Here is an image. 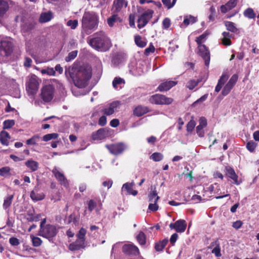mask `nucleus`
I'll use <instances>...</instances> for the list:
<instances>
[{
    "instance_id": "obj_1",
    "label": "nucleus",
    "mask_w": 259,
    "mask_h": 259,
    "mask_svg": "<svg viewBox=\"0 0 259 259\" xmlns=\"http://www.w3.org/2000/svg\"><path fill=\"white\" fill-rule=\"evenodd\" d=\"M92 74L91 67L84 66L73 67L69 71V75L74 84L79 88L86 87L88 81L92 77Z\"/></svg>"
},
{
    "instance_id": "obj_2",
    "label": "nucleus",
    "mask_w": 259,
    "mask_h": 259,
    "mask_svg": "<svg viewBox=\"0 0 259 259\" xmlns=\"http://www.w3.org/2000/svg\"><path fill=\"white\" fill-rule=\"evenodd\" d=\"M99 23V16L94 11H85L81 19L82 36L89 35L98 29Z\"/></svg>"
},
{
    "instance_id": "obj_3",
    "label": "nucleus",
    "mask_w": 259,
    "mask_h": 259,
    "mask_svg": "<svg viewBox=\"0 0 259 259\" xmlns=\"http://www.w3.org/2000/svg\"><path fill=\"white\" fill-rule=\"evenodd\" d=\"M89 45L99 52H106L112 47L110 38L103 31L94 33L88 40Z\"/></svg>"
},
{
    "instance_id": "obj_4",
    "label": "nucleus",
    "mask_w": 259,
    "mask_h": 259,
    "mask_svg": "<svg viewBox=\"0 0 259 259\" xmlns=\"http://www.w3.org/2000/svg\"><path fill=\"white\" fill-rule=\"evenodd\" d=\"M149 102L152 104L169 105L174 102V99L162 94H156L149 97Z\"/></svg>"
},
{
    "instance_id": "obj_5",
    "label": "nucleus",
    "mask_w": 259,
    "mask_h": 259,
    "mask_svg": "<svg viewBox=\"0 0 259 259\" xmlns=\"http://www.w3.org/2000/svg\"><path fill=\"white\" fill-rule=\"evenodd\" d=\"M58 232V230L55 225L47 224L45 228L39 229L38 235L51 241L57 235Z\"/></svg>"
},
{
    "instance_id": "obj_6",
    "label": "nucleus",
    "mask_w": 259,
    "mask_h": 259,
    "mask_svg": "<svg viewBox=\"0 0 259 259\" xmlns=\"http://www.w3.org/2000/svg\"><path fill=\"white\" fill-rule=\"evenodd\" d=\"M55 92V89L53 85H46L41 89L40 98L45 103L50 102L54 97Z\"/></svg>"
},
{
    "instance_id": "obj_7",
    "label": "nucleus",
    "mask_w": 259,
    "mask_h": 259,
    "mask_svg": "<svg viewBox=\"0 0 259 259\" xmlns=\"http://www.w3.org/2000/svg\"><path fill=\"white\" fill-rule=\"evenodd\" d=\"M39 82L35 75H32L26 83V89L28 95H34L38 91Z\"/></svg>"
},
{
    "instance_id": "obj_8",
    "label": "nucleus",
    "mask_w": 259,
    "mask_h": 259,
    "mask_svg": "<svg viewBox=\"0 0 259 259\" xmlns=\"http://www.w3.org/2000/svg\"><path fill=\"white\" fill-rule=\"evenodd\" d=\"M14 46L12 42L7 39L0 41V55L9 56L13 51Z\"/></svg>"
},
{
    "instance_id": "obj_9",
    "label": "nucleus",
    "mask_w": 259,
    "mask_h": 259,
    "mask_svg": "<svg viewBox=\"0 0 259 259\" xmlns=\"http://www.w3.org/2000/svg\"><path fill=\"white\" fill-rule=\"evenodd\" d=\"M153 13L154 11L152 10H148L143 13L138 20V27L141 29L145 26L152 17Z\"/></svg>"
},
{
    "instance_id": "obj_10",
    "label": "nucleus",
    "mask_w": 259,
    "mask_h": 259,
    "mask_svg": "<svg viewBox=\"0 0 259 259\" xmlns=\"http://www.w3.org/2000/svg\"><path fill=\"white\" fill-rule=\"evenodd\" d=\"M105 147L110 153L114 155H117L122 153L125 150V146L122 143L106 145Z\"/></svg>"
},
{
    "instance_id": "obj_11",
    "label": "nucleus",
    "mask_w": 259,
    "mask_h": 259,
    "mask_svg": "<svg viewBox=\"0 0 259 259\" xmlns=\"http://www.w3.org/2000/svg\"><path fill=\"white\" fill-rule=\"evenodd\" d=\"M225 175L226 177L231 179L232 183L236 185H239L241 181L238 180V176L236 174L234 168L230 166H227L224 170Z\"/></svg>"
},
{
    "instance_id": "obj_12",
    "label": "nucleus",
    "mask_w": 259,
    "mask_h": 259,
    "mask_svg": "<svg viewBox=\"0 0 259 259\" xmlns=\"http://www.w3.org/2000/svg\"><path fill=\"white\" fill-rule=\"evenodd\" d=\"M122 252L129 256H137L140 254L138 247L133 244H125L122 248Z\"/></svg>"
},
{
    "instance_id": "obj_13",
    "label": "nucleus",
    "mask_w": 259,
    "mask_h": 259,
    "mask_svg": "<svg viewBox=\"0 0 259 259\" xmlns=\"http://www.w3.org/2000/svg\"><path fill=\"white\" fill-rule=\"evenodd\" d=\"M198 54L204 61L205 65L208 66L210 63V55L208 48L205 46H198Z\"/></svg>"
},
{
    "instance_id": "obj_14",
    "label": "nucleus",
    "mask_w": 259,
    "mask_h": 259,
    "mask_svg": "<svg viewBox=\"0 0 259 259\" xmlns=\"http://www.w3.org/2000/svg\"><path fill=\"white\" fill-rule=\"evenodd\" d=\"M187 223L184 220H179L174 223H170L169 228L171 229H175L178 233L184 232L186 229Z\"/></svg>"
},
{
    "instance_id": "obj_15",
    "label": "nucleus",
    "mask_w": 259,
    "mask_h": 259,
    "mask_svg": "<svg viewBox=\"0 0 259 259\" xmlns=\"http://www.w3.org/2000/svg\"><path fill=\"white\" fill-rule=\"evenodd\" d=\"M177 81L172 80H166L161 82L157 87V91L159 92H166L169 91L172 87L176 85Z\"/></svg>"
},
{
    "instance_id": "obj_16",
    "label": "nucleus",
    "mask_w": 259,
    "mask_h": 259,
    "mask_svg": "<svg viewBox=\"0 0 259 259\" xmlns=\"http://www.w3.org/2000/svg\"><path fill=\"white\" fill-rule=\"evenodd\" d=\"M120 104H121L120 101H114L109 104L108 107L103 109L102 110V112L105 115H111L114 113L115 109H116L118 106H119Z\"/></svg>"
},
{
    "instance_id": "obj_17",
    "label": "nucleus",
    "mask_w": 259,
    "mask_h": 259,
    "mask_svg": "<svg viewBox=\"0 0 259 259\" xmlns=\"http://www.w3.org/2000/svg\"><path fill=\"white\" fill-rule=\"evenodd\" d=\"M237 4V0H229L225 5H222L220 7L222 13L225 14L229 11L235 8Z\"/></svg>"
},
{
    "instance_id": "obj_18",
    "label": "nucleus",
    "mask_w": 259,
    "mask_h": 259,
    "mask_svg": "<svg viewBox=\"0 0 259 259\" xmlns=\"http://www.w3.org/2000/svg\"><path fill=\"white\" fill-rule=\"evenodd\" d=\"M52 172L61 185L64 186H66L67 185V180L65 178L63 174L60 172L56 168H55L54 169H53Z\"/></svg>"
},
{
    "instance_id": "obj_19",
    "label": "nucleus",
    "mask_w": 259,
    "mask_h": 259,
    "mask_svg": "<svg viewBox=\"0 0 259 259\" xmlns=\"http://www.w3.org/2000/svg\"><path fill=\"white\" fill-rule=\"evenodd\" d=\"M149 111L150 110L148 107L139 105L134 109L133 113L136 116L141 117Z\"/></svg>"
},
{
    "instance_id": "obj_20",
    "label": "nucleus",
    "mask_w": 259,
    "mask_h": 259,
    "mask_svg": "<svg viewBox=\"0 0 259 259\" xmlns=\"http://www.w3.org/2000/svg\"><path fill=\"white\" fill-rule=\"evenodd\" d=\"M148 201L150 202H157L160 197L158 196V193L155 186L151 187V191L148 196Z\"/></svg>"
},
{
    "instance_id": "obj_21",
    "label": "nucleus",
    "mask_w": 259,
    "mask_h": 259,
    "mask_svg": "<svg viewBox=\"0 0 259 259\" xmlns=\"http://www.w3.org/2000/svg\"><path fill=\"white\" fill-rule=\"evenodd\" d=\"M30 197L34 201H38L43 200L45 198V195L43 193H38L37 188L35 186L30 194Z\"/></svg>"
},
{
    "instance_id": "obj_22",
    "label": "nucleus",
    "mask_w": 259,
    "mask_h": 259,
    "mask_svg": "<svg viewBox=\"0 0 259 259\" xmlns=\"http://www.w3.org/2000/svg\"><path fill=\"white\" fill-rule=\"evenodd\" d=\"M135 183L134 182L126 183L123 185L122 189V190H125L128 194L136 196L138 194V191L133 189V187Z\"/></svg>"
},
{
    "instance_id": "obj_23",
    "label": "nucleus",
    "mask_w": 259,
    "mask_h": 259,
    "mask_svg": "<svg viewBox=\"0 0 259 259\" xmlns=\"http://www.w3.org/2000/svg\"><path fill=\"white\" fill-rule=\"evenodd\" d=\"M10 139L11 136L7 132L3 130L0 132V141L2 145L8 146Z\"/></svg>"
},
{
    "instance_id": "obj_24",
    "label": "nucleus",
    "mask_w": 259,
    "mask_h": 259,
    "mask_svg": "<svg viewBox=\"0 0 259 259\" xmlns=\"http://www.w3.org/2000/svg\"><path fill=\"white\" fill-rule=\"evenodd\" d=\"M124 54L121 53L115 54L112 57V63L115 65H118L124 60Z\"/></svg>"
},
{
    "instance_id": "obj_25",
    "label": "nucleus",
    "mask_w": 259,
    "mask_h": 259,
    "mask_svg": "<svg viewBox=\"0 0 259 259\" xmlns=\"http://www.w3.org/2000/svg\"><path fill=\"white\" fill-rule=\"evenodd\" d=\"M53 18V13L51 11L42 13L39 17V21L40 23H46Z\"/></svg>"
},
{
    "instance_id": "obj_26",
    "label": "nucleus",
    "mask_w": 259,
    "mask_h": 259,
    "mask_svg": "<svg viewBox=\"0 0 259 259\" xmlns=\"http://www.w3.org/2000/svg\"><path fill=\"white\" fill-rule=\"evenodd\" d=\"M122 21V19L117 14L112 15L107 20V23L110 27H112L115 23H120Z\"/></svg>"
},
{
    "instance_id": "obj_27",
    "label": "nucleus",
    "mask_w": 259,
    "mask_h": 259,
    "mask_svg": "<svg viewBox=\"0 0 259 259\" xmlns=\"http://www.w3.org/2000/svg\"><path fill=\"white\" fill-rule=\"evenodd\" d=\"M223 37L222 38V43L225 46H230L232 44V42L231 40V37H232V34H231L229 32H224L222 33Z\"/></svg>"
},
{
    "instance_id": "obj_28",
    "label": "nucleus",
    "mask_w": 259,
    "mask_h": 259,
    "mask_svg": "<svg viewBox=\"0 0 259 259\" xmlns=\"http://www.w3.org/2000/svg\"><path fill=\"white\" fill-rule=\"evenodd\" d=\"M25 164L32 171H35L38 168V163L32 159L27 160L25 162Z\"/></svg>"
},
{
    "instance_id": "obj_29",
    "label": "nucleus",
    "mask_w": 259,
    "mask_h": 259,
    "mask_svg": "<svg viewBox=\"0 0 259 259\" xmlns=\"http://www.w3.org/2000/svg\"><path fill=\"white\" fill-rule=\"evenodd\" d=\"M168 242V240L167 239H164L155 243L154 246L155 249L157 251H162L167 245Z\"/></svg>"
},
{
    "instance_id": "obj_30",
    "label": "nucleus",
    "mask_w": 259,
    "mask_h": 259,
    "mask_svg": "<svg viewBox=\"0 0 259 259\" xmlns=\"http://www.w3.org/2000/svg\"><path fill=\"white\" fill-rule=\"evenodd\" d=\"M203 78L202 77H199L196 80L194 79L190 80L187 83V88L190 90H193L199 83L202 81Z\"/></svg>"
},
{
    "instance_id": "obj_31",
    "label": "nucleus",
    "mask_w": 259,
    "mask_h": 259,
    "mask_svg": "<svg viewBox=\"0 0 259 259\" xmlns=\"http://www.w3.org/2000/svg\"><path fill=\"white\" fill-rule=\"evenodd\" d=\"M124 0H115L112 7L114 12H119L123 6Z\"/></svg>"
},
{
    "instance_id": "obj_32",
    "label": "nucleus",
    "mask_w": 259,
    "mask_h": 259,
    "mask_svg": "<svg viewBox=\"0 0 259 259\" xmlns=\"http://www.w3.org/2000/svg\"><path fill=\"white\" fill-rule=\"evenodd\" d=\"M8 3L3 0H0V17L3 16L9 9Z\"/></svg>"
},
{
    "instance_id": "obj_33",
    "label": "nucleus",
    "mask_w": 259,
    "mask_h": 259,
    "mask_svg": "<svg viewBox=\"0 0 259 259\" xmlns=\"http://www.w3.org/2000/svg\"><path fill=\"white\" fill-rule=\"evenodd\" d=\"M134 39L136 45L139 47L144 48L147 45L146 41L142 40V37L139 35H135Z\"/></svg>"
},
{
    "instance_id": "obj_34",
    "label": "nucleus",
    "mask_w": 259,
    "mask_h": 259,
    "mask_svg": "<svg viewBox=\"0 0 259 259\" xmlns=\"http://www.w3.org/2000/svg\"><path fill=\"white\" fill-rule=\"evenodd\" d=\"M208 35V33L206 32H205L198 37H197L195 39V41L196 42L198 46H205V45L202 44L204 42L207 36Z\"/></svg>"
},
{
    "instance_id": "obj_35",
    "label": "nucleus",
    "mask_w": 259,
    "mask_h": 259,
    "mask_svg": "<svg viewBox=\"0 0 259 259\" xmlns=\"http://www.w3.org/2000/svg\"><path fill=\"white\" fill-rule=\"evenodd\" d=\"M104 133V130L103 128H100L97 132L92 134V138L94 140L101 139L103 138Z\"/></svg>"
},
{
    "instance_id": "obj_36",
    "label": "nucleus",
    "mask_w": 259,
    "mask_h": 259,
    "mask_svg": "<svg viewBox=\"0 0 259 259\" xmlns=\"http://www.w3.org/2000/svg\"><path fill=\"white\" fill-rule=\"evenodd\" d=\"M137 240L140 245H145L146 243V237L145 233L140 231L137 236Z\"/></svg>"
},
{
    "instance_id": "obj_37",
    "label": "nucleus",
    "mask_w": 259,
    "mask_h": 259,
    "mask_svg": "<svg viewBox=\"0 0 259 259\" xmlns=\"http://www.w3.org/2000/svg\"><path fill=\"white\" fill-rule=\"evenodd\" d=\"M225 25L227 28V29L232 32H236L238 31V29L235 26L234 23L230 21H226L225 22Z\"/></svg>"
},
{
    "instance_id": "obj_38",
    "label": "nucleus",
    "mask_w": 259,
    "mask_h": 259,
    "mask_svg": "<svg viewBox=\"0 0 259 259\" xmlns=\"http://www.w3.org/2000/svg\"><path fill=\"white\" fill-rule=\"evenodd\" d=\"M257 146V144L251 140L246 143V149L251 153H253Z\"/></svg>"
},
{
    "instance_id": "obj_39",
    "label": "nucleus",
    "mask_w": 259,
    "mask_h": 259,
    "mask_svg": "<svg viewBox=\"0 0 259 259\" xmlns=\"http://www.w3.org/2000/svg\"><path fill=\"white\" fill-rule=\"evenodd\" d=\"M14 198L13 195H9L7 196L4 200V202L3 203V207L5 209H7L8 208H9L12 203V201Z\"/></svg>"
},
{
    "instance_id": "obj_40",
    "label": "nucleus",
    "mask_w": 259,
    "mask_h": 259,
    "mask_svg": "<svg viewBox=\"0 0 259 259\" xmlns=\"http://www.w3.org/2000/svg\"><path fill=\"white\" fill-rule=\"evenodd\" d=\"M243 15L245 17L249 19H253L255 17V13L252 8H247L244 12Z\"/></svg>"
},
{
    "instance_id": "obj_41",
    "label": "nucleus",
    "mask_w": 259,
    "mask_h": 259,
    "mask_svg": "<svg viewBox=\"0 0 259 259\" xmlns=\"http://www.w3.org/2000/svg\"><path fill=\"white\" fill-rule=\"evenodd\" d=\"M30 238L31 239L32 245L34 247H39L41 245L42 241L40 238L34 236L33 235H31Z\"/></svg>"
},
{
    "instance_id": "obj_42",
    "label": "nucleus",
    "mask_w": 259,
    "mask_h": 259,
    "mask_svg": "<svg viewBox=\"0 0 259 259\" xmlns=\"http://www.w3.org/2000/svg\"><path fill=\"white\" fill-rule=\"evenodd\" d=\"M58 137L59 135L57 133L48 134L44 136L42 139L43 141L47 142L52 139H56Z\"/></svg>"
},
{
    "instance_id": "obj_43",
    "label": "nucleus",
    "mask_w": 259,
    "mask_h": 259,
    "mask_svg": "<svg viewBox=\"0 0 259 259\" xmlns=\"http://www.w3.org/2000/svg\"><path fill=\"white\" fill-rule=\"evenodd\" d=\"M234 88L232 85H230L228 83H227L224 86L222 91V95L224 96L228 95Z\"/></svg>"
},
{
    "instance_id": "obj_44",
    "label": "nucleus",
    "mask_w": 259,
    "mask_h": 259,
    "mask_svg": "<svg viewBox=\"0 0 259 259\" xmlns=\"http://www.w3.org/2000/svg\"><path fill=\"white\" fill-rule=\"evenodd\" d=\"M234 88L232 85H230L228 83H227L224 86L222 91V95L224 96L228 95Z\"/></svg>"
},
{
    "instance_id": "obj_45",
    "label": "nucleus",
    "mask_w": 259,
    "mask_h": 259,
    "mask_svg": "<svg viewBox=\"0 0 259 259\" xmlns=\"http://www.w3.org/2000/svg\"><path fill=\"white\" fill-rule=\"evenodd\" d=\"M163 155L159 152H155L153 153L150 156V159H152L153 161L158 162L161 161L163 159Z\"/></svg>"
},
{
    "instance_id": "obj_46",
    "label": "nucleus",
    "mask_w": 259,
    "mask_h": 259,
    "mask_svg": "<svg viewBox=\"0 0 259 259\" xmlns=\"http://www.w3.org/2000/svg\"><path fill=\"white\" fill-rule=\"evenodd\" d=\"M15 125V121L12 119H8L3 122V129L11 128Z\"/></svg>"
},
{
    "instance_id": "obj_47",
    "label": "nucleus",
    "mask_w": 259,
    "mask_h": 259,
    "mask_svg": "<svg viewBox=\"0 0 259 259\" xmlns=\"http://www.w3.org/2000/svg\"><path fill=\"white\" fill-rule=\"evenodd\" d=\"M87 231L83 228H81L79 230L78 233L76 234L77 238L83 240L85 241V234Z\"/></svg>"
},
{
    "instance_id": "obj_48",
    "label": "nucleus",
    "mask_w": 259,
    "mask_h": 259,
    "mask_svg": "<svg viewBox=\"0 0 259 259\" xmlns=\"http://www.w3.org/2000/svg\"><path fill=\"white\" fill-rule=\"evenodd\" d=\"M229 77V75L228 74L227 72H224L219 79L218 83L223 85L228 79Z\"/></svg>"
},
{
    "instance_id": "obj_49",
    "label": "nucleus",
    "mask_w": 259,
    "mask_h": 259,
    "mask_svg": "<svg viewBox=\"0 0 259 259\" xmlns=\"http://www.w3.org/2000/svg\"><path fill=\"white\" fill-rule=\"evenodd\" d=\"M77 51H73L70 52L68 56L65 58V61L66 62H70L76 58L77 55Z\"/></svg>"
},
{
    "instance_id": "obj_50",
    "label": "nucleus",
    "mask_w": 259,
    "mask_h": 259,
    "mask_svg": "<svg viewBox=\"0 0 259 259\" xmlns=\"http://www.w3.org/2000/svg\"><path fill=\"white\" fill-rule=\"evenodd\" d=\"M67 26L70 27L72 29H75L78 25V20H69L66 23Z\"/></svg>"
},
{
    "instance_id": "obj_51",
    "label": "nucleus",
    "mask_w": 259,
    "mask_h": 259,
    "mask_svg": "<svg viewBox=\"0 0 259 259\" xmlns=\"http://www.w3.org/2000/svg\"><path fill=\"white\" fill-rule=\"evenodd\" d=\"M41 73L42 74H47L49 75H55L56 74V72L55 70L53 68L48 67L46 69H44L41 70Z\"/></svg>"
},
{
    "instance_id": "obj_52",
    "label": "nucleus",
    "mask_w": 259,
    "mask_h": 259,
    "mask_svg": "<svg viewBox=\"0 0 259 259\" xmlns=\"http://www.w3.org/2000/svg\"><path fill=\"white\" fill-rule=\"evenodd\" d=\"M68 249L71 251H75L83 248L80 247L79 244H77L73 242L69 245Z\"/></svg>"
},
{
    "instance_id": "obj_53",
    "label": "nucleus",
    "mask_w": 259,
    "mask_h": 259,
    "mask_svg": "<svg viewBox=\"0 0 259 259\" xmlns=\"http://www.w3.org/2000/svg\"><path fill=\"white\" fill-rule=\"evenodd\" d=\"M39 138L40 137L38 135H35L26 141V144L28 145H35L36 144V140Z\"/></svg>"
},
{
    "instance_id": "obj_54",
    "label": "nucleus",
    "mask_w": 259,
    "mask_h": 259,
    "mask_svg": "<svg viewBox=\"0 0 259 259\" xmlns=\"http://www.w3.org/2000/svg\"><path fill=\"white\" fill-rule=\"evenodd\" d=\"M196 22V20L195 18L191 15L189 16V17H186L184 18L183 23L186 26H187L189 25L191 22L192 23H193Z\"/></svg>"
},
{
    "instance_id": "obj_55",
    "label": "nucleus",
    "mask_w": 259,
    "mask_h": 259,
    "mask_svg": "<svg viewBox=\"0 0 259 259\" xmlns=\"http://www.w3.org/2000/svg\"><path fill=\"white\" fill-rule=\"evenodd\" d=\"M196 125L195 121L193 120H191L187 124V131L188 133H191L194 130L195 126Z\"/></svg>"
},
{
    "instance_id": "obj_56",
    "label": "nucleus",
    "mask_w": 259,
    "mask_h": 259,
    "mask_svg": "<svg viewBox=\"0 0 259 259\" xmlns=\"http://www.w3.org/2000/svg\"><path fill=\"white\" fill-rule=\"evenodd\" d=\"M155 48L152 44H150L149 47L146 48L144 51V55L148 56L150 53H154Z\"/></svg>"
},
{
    "instance_id": "obj_57",
    "label": "nucleus",
    "mask_w": 259,
    "mask_h": 259,
    "mask_svg": "<svg viewBox=\"0 0 259 259\" xmlns=\"http://www.w3.org/2000/svg\"><path fill=\"white\" fill-rule=\"evenodd\" d=\"M238 79V75L237 74H234L231 76L227 83L232 85L233 87H234L237 82Z\"/></svg>"
},
{
    "instance_id": "obj_58",
    "label": "nucleus",
    "mask_w": 259,
    "mask_h": 259,
    "mask_svg": "<svg viewBox=\"0 0 259 259\" xmlns=\"http://www.w3.org/2000/svg\"><path fill=\"white\" fill-rule=\"evenodd\" d=\"M211 253L214 254L216 257H220L222 255L221 253V246L220 245L218 244L217 246H215L212 250Z\"/></svg>"
},
{
    "instance_id": "obj_59",
    "label": "nucleus",
    "mask_w": 259,
    "mask_h": 259,
    "mask_svg": "<svg viewBox=\"0 0 259 259\" xmlns=\"http://www.w3.org/2000/svg\"><path fill=\"white\" fill-rule=\"evenodd\" d=\"M208 94H206L205 95H204L203 96H202V97H201L200 98H199L198 100H197L196 101H195L193 104H192V106H195L196 105H197L198 104H199V103H201L204 101H205L208 98Z\"/></svg>"
},
{
    "instance_id": "obj_60",
    "label": "nucleus",
    "mask_w": 259,
    "mask_h": 259,
    "mask_svg": "<svg viewBox=\"0 0 259 259\" xmlns=\"http://www.w3.org/2000/svg\"><path fill=\"white\" fill-rule=\"evenodd\" d=\"M10 168L9 166H5L0 168V176H6L8 174H10Z\"/></svg>"
},
{
    "instance_id": "obj_61",
    "label": "nucleus",
    "mask_w": 259,
    "mask_h": 259,
    "mask_svg": "<svg viewBox=\"0 0 259 259\" xmlns=\"http://www.w3.org/2000/svg\"><path fill=\"white\" fill-rule=\"evenodd\" d=\"M88 209L90 211H92L97 206V203L93 199H91L88 201Z\"/></svg>"
},
{
    "instance_id": "obj_62",
    "label": "nucleus",
    "mask_w": 259,
    "mask_h": 259,
    "mask_svg": "<svg viewBox=\"0 0 259 259\" xmlns=\"http://www.w3.org/2000/svg\"><path fill=\"white\" fill-rule=\"evenodd\" d=\"M204 127L201 126V125H198L197 127H196V133L197 134V135H198V136L199 137H203L204 136V131L203 130V128Z\"/></svg>"
},
{
    "instance_id": "obj_63",
    "label": "nucleus",
    "mask_w": 259,
    "mask_h": 259,
    "mask_svg": "<svg viewBox=\"0 0 259 259\" xmlns=\"http://www.w3.org/2000/svg\"><path fill=\"white\" fill-rule=\"evenodd\" d=\"M124 82V80L120 77H115L112 81L113 87L115 89H117V85Z\"/></svg>"
},
{
    "instance_id": "obj_64",
    "label": "nucleus",
    "mask_w": 259,
    "mask_h": 259,
    "mask_svg": "<svg viewBox=\"0 0 259 259\" xmlns=\"http://www.w3.org/2000/svg\"><path fill=\"white\" fill-rule=\"evenodd\" d=\"M170 26V20L168 18H165L162 21V28L165 29H168Z\"/></svg>"
}]
</instances>
